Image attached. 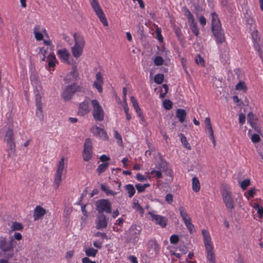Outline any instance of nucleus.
Masks as SVG:
<instances>
[{
  "instance_id": "f257e3e1",
  "label": "nucleus",
  "mask_w": 263,
  "mask_h": 263,
  "mask_svg": "<svg viewBox=\"0 0 263 263\" xmlns=\"http://www.w3.org/2000/svg\"><path fill=\"white\" fill-rule=\"evenodd\" d=\"M212 31L219 44H222L225 41L224 33L222 29L221 23L216 12H212Z\"/></svg>"
},
{
  "instance_id": "f03ea898",
  "label": "nucleus",
  "mask_w": 263,
  "mask_h": 263,
  "mask_svg": "<svg viewBox=\"0 0 263 263\" xmlns=\"http://www.w3.org/2000/svg\"><path fill=\"white\" fill-rule=\"evenodd\" d=\"M13 135V126L10 125L8 127L4 137V141L8 146L7 149L8 158H11L15 153V143Z\"/></svg>"
},
{
  "instance_id": "7ed1b4c3",
  "label": "nucleus",
  "mask_w": 263,
  "mask_h": 263,
  "mask_svg": "<svg viewBox=\"0 0 263 263\" xmlns=\"http://www.w3.org/2000/svg\"><path fill=\"white\" fill-rule=\"evenodd\" d=\"M223 201L229 213H232L235 208V202L232 192L227 185H223L221 190Z\"/></svg>"
},
{
  "instance_id": "20e7f679",
  "label": "nucleus",
  "mask_w": 263,
  "mask_h": 263,
  "mask_svg": "<svg viewBox=\"0 0 263 263\" xmlns=\"http://www.w3.org/2000/svg\"><path fill=\"white\" fill-rule=\"evenodd\" d=\"M96 210L98 214H104L111 213V204L108 199H100L96 202Z\"/></svg>"
},
{
  "instance_id": "39448f33",
  "label": "nucleus",
  "mask_w": 263,
  "mask_h": 263,
  "mask_svg": "<svg viewBox=\"0 0 263 263\" xmlns=\"http://www.w3.org/2000/svg\"><path fill=\"white\" fill-rule=\"evenodd\" d=\"M91 104L93 108V117L96 121H102L104 120V112L102 107L97 100H92Z\"/></svg>"
},
{
  "instance_id": "423d86ee",
  "label": "nucleus",
  "mask_w": 263,
  "mask_h": 263,
  "mask_svg": "<svg viewBox=\"0 0 263 263\" xmlns=\"http://www.w3.org/2000/svg\"><path fill=\"white\" fill-rule=\"evenodd\" d=\"M179 211L182 220L190 233L195 231L194 226L191 222V218L189 217L186 211L182 206L179 208Z\"/></svg>"
},
{
  "instance_id": "0eeeda50",
  "label": "nucleus",
  "mask_w": 263,
  "mask_h": 263,
  "mask_svg": "<svg viewBox=\"0 0 263 263\" xmlns=\"http://www.w3.org/2000/svg\"><path fill=\"white\" fill-rule=\"evenodd\" d=\"M80 91V86L76 84L68 86L62 93V97L65 101H69L76 91Z\"/></svg>"
},
{
  "instance_id": "6e6552de",
  "label": "nucleus",
  "mask_w": 263,
  "mask_h": 263,
  "mask_svg": "<svg viewBox=\"0 0 263 263\" xmlns=\"http://www.w3.org/2000/svg\"><path fill=\"white\" fill-rule=\"evenodd\" d=\"M64 168V158H62L57 166V169L54 178V183L57 189L62 181V176Z\"/></svg>"
},
{
  "instance_id": "1a4fd4ad",
  "label": "nucleus",
  "mask_w": 263,
  "mask_h": 263,
  "mask_svg": "<svg viewBox=\"0 0 263 263\" xmlns=\"http://www.w3.org/2000/svg\"><path fill=\"white\" fill-rule=\"evenodd\" d=\"M152 217V220L155 224L160 226L162 228H165L167 224V219L164 216L153 214L152 212H149Z\"/></svg>"
},
{
  "instance_id": "9d476101",
  "label": "nucleus",
  "mask_w": 263,
  "mask_h": 263,
  "mask_svg": "<svg viewBox=\"0 0 263 263\" xmlns=\"http://www.w3.org/2000/svg\"><path fill=\"white\" fill-rule=\"evenodd\" d=\"M248 122L252 127L258 133L260 132V129L257 125V118L252 112H249L247 116Z\"/></svg>"
},
{
  "instance_id": "9b49d317",
  "label": "nucleus",
  "mask_w": 263,
  "mask_h": 263,
  "mask_svg": "<svg viewBox=\"0 0 263 263\" xmlns=\"http://www.w3.org/2000/svg\"><path fill=\"white\" fill-rule=\"evenodd\" d=\"M107 225V221L106 216L104 214H98L97 219L96 220V228L101 229L106 228Z\"/></svg>"
},
{
  "instance_id": "f8f14e48",
  "label": "nucleus",
  "mask_w": 263,
  "mask_h": 263,
  "mask_svg": "<svg viewBox=\"0 0 263 263\" xmlns=\"http://www.w3.org/2000/svg\"><path fill=\"white\" fill-rule=\"evenodd\" d=\"M35 102L36 106V114L37 116L41 119H43V110H42V103L41 102V96L39 93L35 95Z\"/></svg>"
},
{
  "instance_id": "ddd939ff",
  "label": "nucleus",
  "mask_w": 263,
  "mask_h": 263,
  "mask_svg": "<svg viewBox=\"0 0 263 263\" xmlns=\"http://www.w3.org/2000/svg\"><path fill=\"white\" fill-rule=\"evenodd\" d=\"M41 26L40 25H36L33 29V33L34 37L37 41H42L43 40V33L45 34L47 36H48L47 32L45 29H42V32H40Z\"/></svg>"
},
{
  "instance_id": "4468645a",
  "label": "nucleus",
  "mask_w": 263,
  "mask_h": 263,
  "mask_svg": "<svg viewBox=\"0 0 263 263\" xmlns=\"http://www.w3.org/2000/svg\"><path fill=\"white\" fill-rule=\"evenodd\" d=\"M90 111L89 102L84 101L79 105L78 114L83 116L88 113Z\"/></svg>"
},
{
  "instance_id": "2eb2a0df",
  "label": "nucleus",
  "mask_w": 263,
  "mask_h": 263,
  "mask_svg": "<svg viewBox=\"0 0 263 263\" xmlns=\"http://www.w3.org/2000/svg\"><path fill=\"white\" fill-rule=\"evenodd\" d=\"M46 213V211L42 206L39 205L35 207L33 213V218L34 221L42 218L43 216Z\"/></svg>"
},
{
  "instance_id": "dca6fc26",
  "label": "nucleus",
  "mask_w": 263,
  "mask_h": 263,
  "mask_svg": "<svg viewBox=\"0 0 263 263\" xmlns=\"http://www.w3.org/2000/svg\"><path fill=\"white\" fill-rule=\"evenodd\" d=\"M74 41V45L84 47L85 42L84 37L80 34L74 33L73 34Z\"/></svg>"
},
{
  "instance_id": "f3484780",
  "label": "nucleus",
  "mask_w": 263,
  "mask_h": 263,
  "mask_svg": "<svg viewBox=\"0 0 263 263\" xmlns=\"http://www.w3.org/2000/svg\"><path fill=\"white\" fill-rule=\"evenodd\" d=\"M92 132L95 135H98L101 138H103L104 139H108L106 133L102 128L97 126L92 128Z\"/></svg>"
},
{
  "instance_id": "a211bd4d",
  "label": "nucleus",
  "mask_w": 263,
  "mask_h": 263,
  "mask_svg": "<svg viewBox=\"0 0 263 263\" xmlns=\"http://www.w3.org/2000/svg\"><path fill=\"white\" fill-rule=\"evenodd\" d=\"M57 54L60 57V58L63 60L64 62H68L70 54L67 49H63L58 50Z\"/></svg>"
},
{
  "instance_id": "6ab92c4d",
  "label": "nucleus",
  "mask_w": 263,
  "mask_h": 263,
  "mask_svg": "<svg viewBox=\"0 0 263 263\" xmlns=\"http://www.w3.org/2000/svg\"><path fill=\"white\" fill-rule=\"evenodd\" d=\"M83 47H80L78 46L74 45L71 47V51L72 55L75 58H79L82 53Z\"/></svg>"
},
{
  "instance_id": "aec40b11",
  "label": "nucleus",
  "mask_w": 263,
  "mask_h": 263,
  "mask_svg": "<svg viewBox=\"0 0 263 263\" xmlns=\"http://www.w3.org/2000/svg\"><path fill=\"white\" fill-rule=\"evenodd\" d=\"M207 257L210 263H215V252L213 248H206Z\"/></svg>"
},
{
  "instance_id": "412c9836",
  "label": "nucleus",
  "mask_w": 263,
  "mask_h": 263,
  "mask_svg": "<svg viewBox=\"0 0 263 263\" xmlns=\"http://www.w3.org/2000/svg\"><path fill=\"white\" fill-rule=\"evenodd\" d=\"M186 116V112L184 109L180 108L176 110V116L181 123L184 121Z\"/></svg>"
},
{
  "instance_id": "4be33fe9",
  "label": "nucleus",
  "mask_w": 263,
  "mask_h": 263,
  "mask_svg": "<svg viewBox=\"0 0 263 263\" xmlns=\"http://www.w3.org/2000/svg\"><path fill=\"white\" fill-rule=\"evenodd\" d=\"M252 37L254 42V46L256 50L260 52V47L258 44L259 37L257 31H254L252 33Z\"/></svg>"
},
{
  "instance_id": "5701e85b",
  "label": "nucleus",
  "mask_w": 263,
  "mask_h": 263,
  "mask_svg": "<svg viewBox=\"0 0 263 263\" xmlns=\"http://www.w3.org/2000/svg\"><path fill=\"white\" fill-rule=\"evenodd\" d=\"M83 159L85 161H88L92 157V149H83Z\"/></svg>"
},
{
  "instance_id": "b1692460",
  "label": "nucleus",
  "mask_w": 263,
  "mask_h": 263,
  "mask_svg": "<svg viewBox=\"0 0 263 263\" xmlns=\"http://www.w3.org/2000/svg\"><path fill=\"white\" fill-rule=\"evenodd\" d=\"M202 234L203 237L205 247H207L208 246H211L212 245L211 243V237L208 232L205 230H202Z\"/></svg>"
},
{
  "instance_id": "393cba45",
  "label": "nucleus",
  "mask_w": 263,
  "mask_h": 263,
  "mask_svg": "<svg viewBox=\"0 0 263 263\" xmlns=\"http://www.w3.org/2000/svg\"><path fill=\"white\" fill-rule=\"evenodd\" d=\"M90 3L91 7L96 14L100 13V12L103 11L100 4L97 0H92Z\"/></svg>"
},
{
  "instance_id": "a878e982",
  "label": "nucleus",
  "mask_w": 263,
  "mask_h": 263,
  "mask_svg": "<svg viewBox=\"0 0 263 263\" xmlns=\"http://www.w3.org/2000/svg\"><path fill=\"white\" fill-rule=\"evenodd\" d=\"M192 189L195 192H198L200 190V182L196 177H194L192 178Z\"/></svg>"
},
{
  "instance_id": "bb28decb",
  "label": "nucleus",
  "mask_w": 263,
  "mask_h": 263,
  "mask_svg": "<svg viewBox=\"0 0 263 263\" xmlns=\"http://www.w3.org/2000/svg\"><path fill=\"white\" fill-rule=\"evenodd\" d=\"M4 256L6 259L11 258L13 256L14 251L13 248H3Z\"/></svg>"
},
{
  "instance_id": "cd10ccee",
  "label": "nucleus",
  "mask_w": 263,
  "mask_h": 263,
  "mask_svg": "<svg viewBox=\"0 0 263 263\" xmlns=\"http://www.w3.org/2000/svg\"><path fill=\"white\" fill-rule=\"evenodd\" d=\"M124 188L127 192L128 196L129 198H132L135 194L136 190L132 184H127L124 186Z\"/></svg>"
},
{
  "instance_id": "c85d7f7f",
  "label": "nucleus",
  "mask_w": 263,
  "mask_h": 263,
  "mask_svg": "<svg viewBox=\"0 0 263 263\" xmlns=\"http://www.w3.org/2000/svg\"><path fill=\"white\" fill-rule=\"evenodd\" d=\"M205 132L207 134H209L210 137L212 141V142L214 144V146L215 147L216 145V140L214 136V133L212 125H210L209 126H206Z\"/></svg>"
},
{
  "instance_id": "c756f323",
  "label": "nucleus",
  "mask_w": 263,
  "mask_h": 263,
  "mask_svg": "<svg viewBox=\"0 0 263 263\" xmlns=\"http://www.w3.org/2000/svg\"><path fill=\"white\" fill-rule=\"evenodd\" d=\"M56 61L55 56L53 54H50L47 57L48 65L49 67H53L55 66V62Z\"/></svg>"
},
{
  "instance_id": "7c9ffc66",
  "label": "nucleus",
  "mask_w": 263,
  "mask_h": 263,
  "mask_svg": "<svg viewBox=\"0 0 263 263\" xmlns=\"http://www.w3.org/2000/svg\"><path fill=\"white\" fill-rule=\"evenodd\" d=\"M97 15L99 18L100 21L103 24L104 26H108V24L107 22V20L105 15L103 12V11L100 12V13L97 14Z\"/></svg>"
},
{
  "instance_id": "2f4dec72",
  "label": "nucleus",
  "mask_w": 263,
  "mask_h": 263,
  "mask_svg": "<svg viewBox=\"0 0 263 263\" xmlns=\"http://www.w3.org/2000/svg\"><path fill=\"white\" fill-rule=\"evenodd\" d=\"M97 15L99 18L100 21L103 24L104 26H108V24L107 22V20L105 15L103 12V11L100 12V13L97 14Z\"/></svg>"
},
{
  "instance_id": "473e14b6",
  "label": "nucleus",
  "mask_w": 263,
  "mask_h": 263,
  "mask_svg": "<svg viewBox=\"0 0 263 263\" xmlns=\"http://www.w3.org/2000/svg\"><path fill=\"white\" fill-rule=\"evenodd\" d=\"M11 229L13 231H22L23 229V226L21 223L14 221L12 223Z\"/></svg>"
},
{
  "instance_id": "72a5a7b5",
  "label": "nucleus",
  "mask_w": 263,
  "mask_h": 263,
  "mask_svg": "<svg viewBox=\"0 0 263 263\" xmlns=\"http://www.w3.org/2000/svg\"><path fill=\"white\" fill-rule=\"evenodd\" d=\"M85 252L87 256L89 257H95L98 252V250L97 249H95L93 248H88L86 249Z\"/></svg>"
},
{
  "instance_id": "f704fd0d",
  "label": "nucleus",
  "mask_w": 263,
  "mask_h": 263,
  "mask_svg": "<svg viewBox=\"0 0 263 263\" xmlns=\"http://www.w3.org/2000/svg\"><path fill=\"white\" fill-rule=\"evenodd\" d=\"M179 136L181 138V143L183 144L184 146L187 149L191 150V146L190 144L187 142L186 138L182 134H180Z\"/></svg>"
},
{
  "instance_id": "c9c22d12",
  "label": "nucleus",
  "mask_w": 263,
  "mask_h": 263,
  "mask_svg": "<svg viewBox=\"0 0 263 263\" xmlns=\"http://www.w3.org/2000/svg\"><path fill=\"white\" fill-rule=\"evenodd\" d=\"M190 29L192 32L196 35L198 36L199 34V29L197 28L196 23L195 21L190 23Z\"/></svg>"
},
{
  "instance_id": "e433bc0d",
  "label": "nucleus",
  "mask_w": 263,
  "mask_h": 263,
  "mask_svg": "<svg viewBox=\"0 0 263 263\" xmlns=\"http://www.w3.org/2000/svg\"><path fill=\"white\" fill-rule=\"evenodd\" d=\"M108 165L109 163L108 162H105L100 164L97 169V172L99 174H101L106 170Z\"/></svg>"
},
{
  "instance_id": "4c0bfd02",
  "label": "nucleus",
  "mask_w": 263,
  "mask_h": 263,
  "mask_svg": "<svg viewBox=\"0 0 263 263\" xmlns=\"http://www.w3.org/2000/svg\"><path fill=\"white\" fill-rule=\"evenodd\" d=\"M157 168L159 170L163 172L165 171L168 167L167 166V164L165 161H161L160 163H159L157 166Z\"/></svg>"
},
{
  "instance_id": "58836bf2",
  "label": "nucleus",
  "mask_w": 263,
  "mask_h": 263,
  "mask_svg": "<svg viewBox=\"0 0 263 263\" xmlns=\"http://www.w3.org/2000/svg\"><path fill=\"white\" fill-rule=\"evenodd\" d=\"M101 189L104 191L107 195H111L115 196L116 193H114L112 190H110L105 184H101Z\"/></svg>"
},
{
  "instance_id": "ea45409f",
  "label": "nucleus",
  "mask_w": 263,
  "mask_h": 263,
  "mask_svg": "<svg viewBox=\"0 0 263 263\" xmlns=\"http://www.w3.org/2000/svg\"><path fill=\"white\" fill-rule=\"evenodd\" d=\"M164 75L161 73H158L155 75L154 77V81L158 84H161L164 80Z\"/></svg>"
},
{
  "instance_id": "a19ab883",
  "label": "nucleus",
  "mask_w": 263,
  "mask_h": 263,
  "mask_svg": "<svg viewBox=\"0 0 263 263\" xmlns=\"http://www.w3.org/2000/svg\"><path fill=\"white\" fill-rule=\"evenodd\" d=\"M163 106L165 109L170 110L173 107V103L170 100L165 99L163 102Z\"/></svg>"
},
{
  "instance_id": "79ce46f5",
  "label": "nucleus",
  "mask_w": 263,
  "mask_h": 263,
  "mask_svg": "<svg viewBox=\"0 0 263 263\" xmlns=\"http://www.w3.org/2000/svg\"><path fill=\"white\" fill-rule=\"evenodd\" d=\"M164 60L161 56H157L154 59V64L156 66H160L163 64Z\"/></svg>"
},
{
  "instance_id": "37998d69",
  "label": "nucleus",
  "mask_w": 263,
  "mask_h": 263,
  "mask_svg": "<svg viewBox=\"0 0 263 263\" xmlns=\"http://www.w3.org/2000/svg\"><path fill=\"white\" fill-rule=\"evenodd\" d=\"M92 145L91 139L90 138H87L84 144V149H92Z\"/></svg>"
},
{
  "instance_id": "c03bdc74",
  "label": "nucleus",
  "mask_w": 263,
  "mask_h": 263,
  "mask_svg": "<svg viewBox=\"0 0 263 263\" xmlns=\"http://www.w3.org/2000/svg\"><path fill=\"white\" fill-rule=\"evenodd\" d=\"M250 184V180L246 179L243 180L240 183V186L242 190H245Z\"/></svg>"
},
{
  "instance_id": "a18cd8bd",
  "label": "nucleus",
  "mask_w": 263,
  "mask_h": 263,
  "mask_svg": "<svg viewBox=\"0 0 263 263\" xmlns=\"http://www.w3.org/2000/svg\"><path fill=\"white\" fill-rule=\"evenodd\" d=\"M133 208L135 209L136 211H139L141 214L144 213V210L142 206L138 203V202H134L133 203Z\"/></svg>"
},
{
  "instance_id": "49530a36",
  "label": "nucleus",
  "mask_w": 263,
  "mask_h": 263,
  "mask_svg": "<svg viewBox=\"0 0 263 263\" xmlns=\"http://www.w3.org/2000/svg\"><path fill=\"white\" fill-rule=\"evenodd\" d=\"M162 87L164 88V92L163 93L162 90V89L160 90L161 93L160 95V97L161 98H164L165 97L167 93L168 92V87L167 85V84H163Z\"/></svg>"
},
{
  "instance_id": "de8ad7c7",
  "label": "nucleus",
  "mask_w": 263,
  "mask_h": 263,
  "mask_svg": "<svg viewBox=\"0 0 263 263\" xmlns=\"http://www.w3.org/2000/svg\"><path fill=\"white\" fill-rule=\"evenodd\" d=\"M195 62L197 64L201 66H204V61L203 59L198 54L195 59Z\"/></svg>"
},
{
  "instance_id": "09e8293b",
  "label": "nucleus",
  "mask_w": 263,
  "mask_h": 263,
  "mask_svg": "<svg viewBox=\"0 0 263 263\" xmlns=\"http://www.w3.org/2000/svg\"><path fill=\"white\" fill-rule=\"evenodd\" d=\"M185 16L187 17L189 23L195 21L193 14L189 10H186L185 12Z\"/></svg>"
},
{
  "instance_id": "8fccbe9b",
  "label": "nucleus",
  "mask_w": 263,
  "mask_h": 263,
  "mask_svg": "<svg viewBox=\"0 0 263 263\" xmlns=\"http://www.w3.org/2000/svg\"><path fill=\"white\" fill-rule=\"evenodd\" d=\"M236 89L237 90H243L245 91L246 90L247 87L245 85V84L243 82H239L236 85Z\"/></svg>"
},
{
  "instance_id": "3c124183",
  "label": "nucleus",
  "mask_w": 263,
  "mask_h": 263,
  "mask_svg": "<svg viewBox=\"0 0 263 263\" xmlns=\"http://www.w3.org/2000/svg\"><path fill=\"white\" fill-rule=\"evenodd\" d=\"M102 83L97 82H94L93 84V87H95L99 92H102Z\"/></svg>"
},
{
  "instance_id": "603ef678",
  "label": "nucleus",
  "mask_w": 263,
  "mask_h": 263,
  "mask_svg": "<svg viewBox=\"0 0 263 263\" xmlns=\"http://www.w3.org/2000/svg\"><path fill=\"white\" fill-rule=\"evenodd\" d=\"M136 178L138 181H144L146 180L147 179V178L149 179L150 176H147L146 177H145L143 175H142L140 173H138V174H137Z\"/></svg>"
},
{
  "instance_id": "864d4df0",
  "label": "nucleus",
  "mask_w": 263,
  "mask_h": 263,
  "mask_svg": "<svg viewBox=\"0 0 263 263\" xmlns=\"http://www.w3.org/2000/svg\"><path fill=\"white\" fill-rule=\"evenodd\" d=\"M179 241V237L177 235H173L170 237V241L172 244H176Z\"/></svg>"
},
{
  "instance_id": "5fc2aeb1",
  "label": "nucleus",
  "mask_w": 263,
  "mask_h": 263,
  "mask_svg": "<svg viewBox=\"0 0 263 263\" xmlns=\"http://www.w3.org/2000/svg\"><path fill=\"white\" fill-rule=\"evenodd\" d=\"M115 137L118 140V143L119 144H121L122 143V137L117 130H115Z\"/></svg>"
},
{
  "instance_id": "6e6d98bb",
  "label": "nucleus",
  "mask_w": 263,
  "mask_h": 263,
  "mask_svg": "<svg viewBox=\"0 0 263 263\" xmlns=\"http://www.w3.org/2000/svg\"><path fill=\"white\" fill-rule=\"evenodd\" d=\"M260 140L259 135L257 134H254L251 137V140L253 143H257Z\"/></svg>"
},
{
  "instance_id": "4d7b16f0",
  "label": "nucleus",
  "mask_w": 263,
  "mask_h": 263,
  "mask_svg": "<svg viewBox=\"0 0 263 263\" xmlns=\"http://www.w3.org/2000/svg\"><path fill=\"white\" fill-rule=\"evenodd\" d=\"M166 201L168 203H171L173 201V196L172 194H167L165 197Z\"/></svg>"
},
{
  "instance_id": "13d9d810",
  "label": "nucleus",
  "mask_w": 263,
  "mask_h": 263,
  "mask_svg": "<svg viewBox=\"0 0 263 263\" xmlns=\"http://www.w3.org/2000/svg\"><path fill=\"white\" fill-rule=\"evenodd\" d=\"M162 171H159V170H158V171L153 170V171H151V174L153 175L154 174H155L157 178H160L162 177Z\"/></svg>"
},
{
  "instance_id": "bf43d9fd",
  "label": "nucleus",
  "mask_w": 263,
  "mask_h": 263,
  "mask_svg": "<svg viewBox=\"0 0 263 263\" xmlns=\"http://www.w3.org/2000/svg\"><path fill=\"white\" fill-rule=\"evenodd\" d=\"M135 186L139 193H142L145 191V189H144L143 185L141 184H136Z\"/></svg>"
},
{
  "instance_id": "052dcab7",
  "label": "nucleus",
  "mask_w": 263,
  "mask_h": 263,
  "mask_svg": "<svg viewBox=\"0 0 263 263\" xmlns=\"http://www.w3.org/2000/svg\"><path fill=\"white\" fill-rule=\"evenodd\" d=\"M96 81L95 82L103 83V78L100 72H98L96 76Z\"/></svg>"
},
{
  "instance_id": "680f3d73",
  "label": "nucleus",
  "mask_w": 263,
  "mask_h": 263,
  "mask_svg": "<svg viewBox=\"0 0 263 263\" xmlns=\"http://www.w3.org/2000/svg\"><path fill=\"white\" fill-rule=\"evenodd\" d=\"M246 121V116L245 115L241 113L239 115V122L241 124H243Z\"/></svg>"
},
{
  "instance_id": "e2e57ef3",
  "label": "nucleus",
  "mask_w": 263,
  "mask_h": 263,
  "mask_svg": "<svg viewBox=\"0 0 263 263\" xmlns=\"http://www.w3.org/2000/svg\"><path fill=\"white\" fill-rule=\"evenodd\" d=\"M7 245V241L6 237H0V247H6Z\"/></svg>"
},
{
  "instance_id": "0e129e2a",
  "label": "nucleus",
  "mask_w": 263,
  "mask_h": 263,
  "mask_svg": "<svg viewBox=\"0 0 263 263\" xmlns=\"http://www.w3.org/2000/svg\"><path fill=\"white\" fill-rule=\"evenodd\" d=\"M100 160L102 162L105 163V162L109 161L110 160V158L105 155H103L101 156V157H100Z\"/></svg>"
},
{
  "instance_id": "69168bd1",
  "label": "nucleus",
  "mask_w": 263,
  "mask_h": 263,
  "mask_svg": "<svg viewBox=\"0 0 263 263\" xmlns=\"http://www.w3.org/2000/svg\"><path fill=\"white\" fill-rule=\"evenodd\" d=\"M73 254H74V251L73 250H70L69 251H68L66 253V256H65L66 258L67 259L71 258L73 256Z\"/></svg>"
},
{
  "instance_id": "338daca9",
  "label": "nucleus",
  "mask_w": 263,
  "mask_h": 263,
  "mask_svg": "<svg viewBox=\"0 0 263 263\" xmlns=\"http://www.w3.org/2000/svg\"><path fill=\"white\" fill-rule=\"evenodd\" d=\"M199 22L202 26H204L206 24V21L205 18L203 16L201 15L199 17Z\"/></svg>"
},
{
  "instance_id": "774afa93",
  "label": "nucleus",
  "mask_w": 263,
  "mask_h": 263,
  "mask_svg": "<svg viewBox=\"0 0 263 263\" xmlns=\"http://www.w3.org/2000/svg\"><path fill=\"white\" fill-rule=\"evenodd\" d=\"M259 155L261 157L263 160V145H261L257 149Z\"/></svg>"
}]
</instances>
